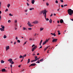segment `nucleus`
Segmentation results:
<instances>
[{
    "mask_svg": "<svg viewBox=\"0 0 73 73\" xmlns=\"http://www.w3.org/2000/svg\"><path fill=\"white\" fill-rule=\"evenodd\" d=\"M17 42H18V43H20V40H17Z\"/></svg>",
    "mask_w": 73,
    "mask_h": 73,
    "instance_id": "a878e982",
    "label": "nucleus"
},
{
    "mask_svg": "<svg viewBox=\"0 0 73 73\" xmlns=\"http://www.w3.org/2000/svg\"><path fill=\"white\" fill-rule=\"evenodd\" d=\"M12 59V58H10L8 60V61H9L10 63H11Z\"/></svg>",
    "mask_w": 73,
    "mask_h": 73,
    "instance_id": "1a4fd4ad",
    "label": "nucleus"
},
{
    "mask_svg": "<svg viewBox=\"0 0 73 73\" xmlns=\"http://www.w3.org/2000/svg\"><path fill=\"white\" fill-rule=\"evenodd\" d=\"M1 16H0V21L1 20Z\"/></svg>",
    "mask_w": 73,
    "mask_h": 73,
    "instance_id": "680f3d73",
    "label": "nucleus"
},
{
    "mask_svg": "<svg viewBox=\"0 0 73 73\" xmlns=\"http://www.w3.org/2000/svg\"><path fill=\"white\" fill-rule=\"evenodd\" d=\"M36 64V63H33L31 64V65L29 66V67H30V66H35Z\"/></svg>",
    "mask_w": 73,
    "mask_h": 73,
    "instance_id": "423d86ee",
    "label": "nucleus"
},
{
    "mask_svg": "<svg viewBox=\"0 0 73 73\" xmlns=\"http://www.w3.org/2000/svg\"><path fill=\"white\" fill-rule=\"evenodd\" d=\"M10 67H11V68H12V64H11Z\"/></svg>",
    "mask_w": 73,
    "mask_h": 73,
    "instance_id": "3c124183",
    "label": "nucleus"
},
{
    "mask_svg": "<svg viewBox=\"0 0 73 73\" xmlns=\"http://www.w3.org/2000/svg\"><path fill=\"white\" fill-rule=\"evenodd\" d=\"M27 42H25L24 44H27Z\"/></svg>",
    "mask_w": 73,
    "mask_h": 73,
    "instance_id": "052dcab7",
    "label": "nucleus"
},
{
    "mask_svg": "<svg viewBox=\"0 0 73 73\" xmlns=\"http://www.w3.org/2000/svg\"><path fill=\"white\" fill-rule=\"evenodd\" d=\"M60 23L61 24H62L63 23H64V21L62 19H61L60 20Z\"/></svg>",
    "mask_w": 73,
    "mask_h": 73,
    "instance_id": "9d476101",
    "label": "nucleus"
},
{
    "mask_svg": "<svg viewBox=\"0 0 73 73\" xmlns=\"http://www.w3.org/2000/svg\"><path fill=\"white\" fill-rule=\"evenodd\" d=\"M37 48V46H35L34 47L32 48V52H33L34 50H35V49H36Z\"/></svg>",
    "mask_w": 73,
    "mask_h": 73,
    "instance_id": "7ed1b4c3",
    "label": "nucleus"
},
{
    "mask_svg": "<svg viewBox=\"0 0 73 73\" xmlns=\"http://www.w3.org/2000/svg\"><path fill=\"white\" fill-rule=\"evenodd\" d=\"M44 29V28H40V31H42Z\"/></svg>",
    "mask_w": 73,
    "mask_h": 73,
    "instance_id": "c756f323",
    "label": "nucleus"
},
{
    "mask_svg": "<svg viewBox=\"0 0 73 73\" xmlns=\"http://www.w3.org/2000/svg\"><path fill=\"white\" fill-rule=\"evenodd\" d=\"M46 21H49V19L47 18L46 19Z\"/></svg>",
    "mask_w": 73,
    "mask_h": 73,
    "instance_id": "c9c22d12",
    "label": "nucleus"
},
{
    "mask_svg": "<svg viewBox=\"0 0 73 73\" xmlns=\"http://www.w3.org/2000/svg\"><path fill=\"white\" fill-rule=\"evenodd\" d=\"M24 70V69H23V70H21V72H23Z\"/></svg>",
    "mask_w": 73,
    "mask_h": 73,
    "instance_id": "69168bd1",
    "label": "nucleus"
},
{
    "mask_svg": "<svg viewBox=\"0 0 73 73\" xmlns=\"http://www.w3.org/2000/svg\"><path fill=\"white\" fill-rule=\"evenodd\" d=\"M55 2L56 3H57V4L58 3V1H57V0H56L55 1Z\"/></svg>",
    "mask_w": 73,
    "mask_h": 73,
    "instance_id": "37998d69",
    "label": "nucleus"
},
{
    "mask_svg": "<svg viewBox=\"0 0 73 73\" xmlns=\"http://www.w3.org/2000/svg\"><path fill=\"white\" fill-rule=\"evenodd\" d=\"M46 13V10H44L42 11L40 13V14H42V13Z\"/></svg>",
    "mask_w": 73,
    "mask_h": 73,
    "instance_id": "f03ea898",
    "label": "nucleus"
},
{
    "mask_svg": "<svg viewBox=\"0 0 73 73\" xmlns=\"http://www.w3.org/2000/svg\"><path fill=\"white\" fill-rule=\"evenodd\" d=\"M23 56H22L21 55H20V56H19L20 58H23Z\"/></svg>",
    "mask_w": 73,
    "mask_h": 73,
    "instance_id": "393cba45",
    "label": "nucleus"
},
{
    "mask_svg": "<svg viewBox=\"0 0 73 73\" xmlns=\"http://www.w3.org/2000/svg\"><path fill=\"white\" fill-rule=\"evenodd\" d=\"M16 40H17L18 39V38H17V37L16 38Z\"/></svg>",
    "mask_w": 73,
    "mask_h": 73,
    "instance_id": "338daca9",
    "label": "nucleus"
},
{
    "mask_svg": "<svg viewBox=\"0 0 73 73\" xmlns=\"http://www.w3.org/2000/svg\"><path fill=\"white\" fill-rule=\"evenodd\" d=\"M1 71V72H5V69L4 68H3L2 69Z\"/></svg>",
    "mask_w": 73,
    "mask_h": 73,
    "instance_id": "f8f14e48",
    "label": "nucleus"
},
{
    "mask_svg": "<svg viewBox=\"0 0 73 73\" xmlns=\"http://www.w3.org/2000/svg\"><path fill=\"white\" fill-rule=\"evenodd\" d=\"M43 60H44V59H43V58H42V59H41L39 60V62H41V61H43Z\"/></svg>",
    "mask_w": 73,
    "mask_h": 73,
    "instance_id": "6ab92c4d",
    "label": "nucleus"
},
{
    "mask_svg": "<svg viewBox=\"0 0 73 73\" xmlns=\"http://www.w3.org/2000/svg\"><path fill=\"white\" fill-rule=\"evenodd\" d=\"M46 42H44L43 43V45H45V44H46Z\"/></svg>",
    "mask_w": 73,
    "mask_h": 73,
    "instance_id": "cd10ccee",
    "label": "nucleus"
},
{
    "mask_svg": "<svg viewBox=\"0 0 73 73\" xmlns=\"http://www.w3.org/2000/svg\"><path fill=\"white\" fill-rule=\"evenodd\" d=\"M9 15L10 16H13V15L12 14H11V13L9 14Z\"/></svg>",
    "mask_w": 73,
    "mask_h": 73,
    "instance_id": "c85d7f7f",
    "label": "nucleus"
},
{
    "mask_svg": "<svg viewBox=\"0 0 73 73\" xmlns=\"http://www.w3.org/2000/svg\"><path fill=\"white\" fill-rule=\"evenodd\" d=\"M8 23H11V20H9L8 21Z\"/></svg>",
    "mask_w": 73,
    "mask_h": 73,
    "instance_id": "49530a36",
    "label": "nucleus"
},
{
    "mask_svg": "<svg viewBox=\"0 0 73 73\" xmlns=\"http://www.w3.org/2000/svg\"><path fill=\"white\" fill-rule=\"evenodd\" d=\"M49 47H50V46H48L46 48H44V51H45V50H46L48 48H49Z\"/></svg>",
    "mask_w": 73,
    "mask_h": 73,
    "instance_id": "4468645a",
    "label": "nucleus"
},
{
    "mask_svg": "<svg viewBox=\"0 0 73 73\" xmlns=\"http://www.w3.org/2000/svg\"><path fill=\"white\" fill-rule=\"evenodd\" d=\"M5 12H7L8 11V9H7L6 10H5Z\"/></svg>",
    "mask_w": 73,
    "mask_h": 73,
    "instance_id": "7c9ffc66",
    "label": "nucleus"
},
{
    "mask_svg": "<svg viewBox=\"0 0 73 73\" xmlns=\"http://www.w3.org/2000/svg\"><path fill=\"white\" fill-rule=\"evenodd\" d=\"M29 40H32V38H30L29 39Z\"/></svg>",
    "mask_w": 73,
    "mask_h": 73,
    "instance_id": "6e6d98bb",
    "label": "nucleus"
},
{
    "mask_svg": "<svg viewBox=\"0 0 73 73\" xmlns=\"http://www.w3.org/2000/svg\"><path fill=\"white\" fill-rule=\"evenodd\" d=\"M18 67H19V68H20V67H21V65H19L18 66Z\"/></svg>",
    "mask_w": 73,
    "mask_h": 73,
    "instance_id": "e2e57ef3",
    "label": "nucleus"
},
{
    "mask_svg": "<svg viewBox=\"0 0 73 73\" xmlns=\"http://www.w3.org/2000/svg\"><path fill=\"white\" fill-rule=\"evenodd\" d=\"M60 31H58V35H61V33H60Z\"/></svg>",
    "mask_w": 73,
    "mask_h": 73,
    "instance_id": "b1692460",
    "label": "nucleus"
},
{
    "mask_svg": "<svg viewBox=\"0 0 73 73\" xmlns=\"http://www.w3.org/2000/svg\"><path fill=\"white\" fill-rule=\"evenodd\" d=\"M40 54H39V53H38L37 54V55H39Z\"/></svg>",
    "mask_w": 73,
    "mask_h": 73,
    "instance_id": "774afa93",
    "label": "nucleus"
},
{
    "mask_svg": "<svg viewBox=\"0 0 73 73\" xmlns=\"http://www.w3.org/2000/svg\"><path fill=\"white\" fill-rule=\"evenodd\" d=\"M6 50H7L8 49H9V46H8L6 47Z\"/></svg>",
    "mask_w": 73,
    "mask_h": 73,
    "instance_id": "9b49d317",
    "label": "nucleus"
},
{
    "mask_svg": "<svg viewBox=\"0 0 73 73\" xmlns=\"http://www.w3.org/2000/svg\"><path fill=\"white\" fill-rule=\"evenodd\" d=\"M42 40H41V41L40 42V44H41L42 43Z\"/></svg>",
    "mask_w": 73,
    "mask_h": 73,
    "instance_id": "58836bf2",
    "label": "nucleus"
},
{
    "mask_svg": "<svg viewBox=\"0 0 73 73\" xmlns=\"http://www.w3.org/2000/svg\"><path fill=\"white\" fill-rule=\"evenodd\" d=\"M46 5L47 6H48L49 5V4L48 3H46Z\"/></svg>",
    "mask_w": 73,
    "mask_h": 73,
    "instance_id": "ea45409f",
    "label": "nucleus"
},
{
    "mask_svg": "<svg viewBox=\"0 0 73 73\" xmlns=\"http://www.w3.org/2000/svg\"><path fill=\"white\" fill-rule=\"evenodd\" d=\"M24 60V58H22V60H21V62H22V61H23V60Z\"/></svg>",
    "mask_w": 73,
    "mask_h": 73,
    "instance_id": "79ce46f5",
    "label": "nucleus"
},
{
    "mask_svg": "<svg viewBox=\"0 0 73 73\" xmlns=\"http://www.w3.org/2000/svg\"><path fill=\"white\" fill-rule=\"evenodd\" d=\"M5 61H3V60H2L1 61V63H4V62Z\"/></svg>",
    "mask_w": 73,
    "mask_h": 73,
    "instance_id": "2f4dec72",
    "label": "nucleus"
},
{
    "mask_svg": "<svg viewBox=\"0 0 73 73\" xmlns=\"http://www.w3.org/2000/svg\"><path fill=\"white\" fill-rule=\"evenodd\" d=\"M16 44V42H14V45H15V44Z\"/></svg>",
    "mask_w": 73,
    "mask_h": 73,
    "instance_id": "4d7b16f0",
    "label": "nucleus"
},
{
    "mask_svg": "<svg viewBox=\"0 0 73 73\" xmlns=\"http://www.w3.org/2000/svg\"><path fill=\"white\" fill-rule=\"evenodd\" d=\"M68 13L69 15L72 16V14H73V10H72L71 9H69L67 10Z\"/></svg>",
    "mask_w": 73,
    "mask_h": 73,
    "instance_id": "f257e3e1",
    "label": "nucleus"
},
{
    "mask_svg": "<svg viewBox=\"0 0 73 73\" xmlns=\"http://www.w3.org/2000/svg\"><path fill=\"white\" fill-rule=\"evenodd\" d=\"M23 30H27V29L26 28L23 27Z\"/></svg>",
    "mask_w": 73,
    "mask_h": 73,
    "instance_id": "aec40b11",
    "label": "nucleus"
},
{
    "mask_svg": "<svg viewBox=\"0 0 73 73\" xmlns=\"http://www.w3.org/2000/svg\"><path fill=\"white\" fill-rule=\"evenodd\" d=\"M25 12H27V11H28V10H25Z\"/></svg>",
    "mask_w": 73,
    "mask_h": 73,
    "instance_id": "13d9d810",
    "label": "nucleus"
},
{
    "mask_svg": "<svg viewBox=\"0 0 73 73\" xmlns=\"http://www.w3.org/2000/svg\"><path fill=\"white\" fill-rule=\"evenodd\" d=\"M48 40H46L45 42H46H46H48Z\"/></svg>",
    "mask_w": 73,
    "mask_h": 73,
    "instance_id": "72a5a7b5",
    "label": "nucleus"
},
{
    "mask_svg": "<svg viewBox=\"0 0 73 73\" xmlns=\"http://www.w3.org/2000/svg\"><path fill=\"white\" fill-rule=\"evenodd\" d=\"M60 1L62 3H63V2H64L63 0H60Z\"/></svg>",
    "mask_w": 73,
    "mask_h": 73,
    "instance_id": "e433bc0d",
    "label": "nucleus"
},
{
    "mask_svg": "<svg viewBox=\"0 0 73 73\" xmlns=\"http://www.w3.org/2000/svg\"><path fill=\"white\" fill-rule=\"evenodd\" d=\"M15 23H17V20H15Z\"/></svg>",
    "mask_w": 73,
    "mask_h": 73,
    "instance_id": "864d4df0",
    "label": "nucleus"
},
{
    "mask_svg": "<svg viewBox=\"0 0 73 73\" xmlns=\"http://www.w3.org/2000/svg\"><path fill=\"white\" fill-rule=\"evenodd\" d=\"M57 41V39H54L52 40V42H56Z\"/></svg>",
    "mask_w": 73,
    "mask_h": 73,
    "instance_id": "6e6552de",
    "label": "nucleus"
},
{
    "mask_svg": "<svg viewBox=\"0 0 73 73\" xmlns=\"http://www.w3.org/2000/svg\"><path fill=\"white\" fill-rule=\"evenodd\" d=\"M36 63H40V62H39V60H38V61L37 62H36Z\"/></svg>",
    "mask_w": 73,
    "mask_h": 73,
    "instance_id": "f704fd0d",
    "label": "nucleus"
},
{
    "mask_svg": "<svg viewBox=\"0 0 73 73\" xmlns=\"http://www.w3.org/2000/svg\"><path fill=\"white\" fill-rule=\"evenodd\" d=\"M28 23H27V24L29 25V26L30 27H32V25L31 24V23H30V22L29 21H28Z\"/></svg>",
    "mask_w": 73,
    "mask_h": 73,
    "instance_id": "39448f33",
    "label": "nucleus"
},
{
    "mask_svg": "<svg viewBox=\"0 0 73 73\" xmlns=\"http://www.w3.org/2000/svg\"><path fill=\"white\" fill-rule=\"evenodd\" d=\"M35 59H36L37 58V56H35Z\"/></svg>",
    "mask_w": 73,
    "mask_h": 73,
    "instance_id": "de8ad7c7",
    "label": "nucleus"
},
{
    "mask_svg": "<svg viewBox=\"0 0 73 73\" xmlns=\"http://www.w3.org/2000/svg\"><path fill=\"white\" fill-rule=\"evenodd\" d=\"M30 59H28V60L27 64H28L29 63V62H30Z\"/></svg>",
    "mask_w": 73,
    "mask_h": 73,
    "instance_id": "a211bd4d",
    "label": "nucleus"
},
{
    "mask_svg": "<svg viewBox=\"0 0 73 73\" xmlns=\"http://www.w3.org/2000/svg\"><path fill=\"white\" fill-rule=\"evenodd\" d=\"M35 1L34 0H31V3L33 4H34L35 3Z\"/></svg>",
    "mask_w": 73,
    "mask_h": 73,
    "instance_id": "ddd939ff",
    "label": "nucleus"
},
{
    "mask_svg": "<svg viewBox=\"0 0 73 73\" xmlns=\"http://www.w3.org/2000/svg\"><path fill=\"white\" fill-rule=\"evenodd\" d=\"M26 56H27V54H25V55L23 56V58H24V57H26Z\"/></svg>",
    "mask_w": 73,
    "mask_h": 73,
    "instance_id": "5701e85b",
    "label": "nucleus"
},
{
    "mask_svg": "<svg viewBox=\"0 0 73 73\" xmlns=\"http://www.w3.org/2000/svg\"><path fill=\"white\" fill-rule=\"evenodd\" d=\"M57 22L58 23H60V21H58Z\"/></svg>",
    "mask_w": 73,
    "mask_h": 73,
    "instance_id": "603ef678",
    "label": "nucleus"
},
{
    "mask_svg": "<svg viewBox=\"0 0 73 73\" xmlns=\"http://www.w3.org/2000/svg\"><path fill=\"white\" fill-rule=\"evenodd\" d=\"M55 33H54V36H56V35L55 34Z\"/></svg>",
    "mask_w": 73,
    "mask_h": 73,
    "instance_id": "a19ab883",
    "label": "nucleus"
},
{
    "mask_svg": "<svg viewBox=\"0 0 73 73\" xmlns=\"http://www.w3.org/2000/svg\"><path fill=\"white\" fill-rule=\"evenodd\" d=\"M3 38H7V36L5 35L3 36Z\"/></svg>",
    "mask_w": 73,
    "mask_h": 73,
    "instance_id": "4be33fe9",
    "label": "nucleus"
},
{
    "mask_svg": "<svg viewBox=\"0 0 73 73\" xmlns=\"http://www.w3.org/2000/svg\"><path fill=\"white\" fill-rule=\"evenodd\" d=\"M52 15H53V14L52 13L51 15H50V17H51L52 16Z\"/></svg>",
    "mask_w": 73,
    "mask_h": 73,
    "instance_id": "bf43d9fd",
    "label": "nucleus"
},
{
    "mask_svg": "<svg viewBox=\"0 0 73 73\" xmlns=\"http://www.w3.org/2000/svg\"><path fill=\"white\" fill-rule=\"evenodd\" d=\"M10 6H11V5L9 4L7 5V7L8 8H9V7H10Z\"/></svg>",
    "mask_w": 73,
    "mask_h": 73,
    "instance_id": "412c9836",
    "label": "nucleus"
},
{
    "mask_svg": "<svg viewBox=\"0 0 73 73\" xmlns=\"http://www.w3.org/2000/svg\"><path fill=\"white\" fill-rule=\"evenodd\" d=\"M11 64H14V62H13V61H11Z\"/></svg>",
    "mask_w": 73,
    "mask_h": 73,
    "instance_id": "473e14b6",
    "label": "nucleus"
},
{
    "mask_svg": "<svg viewBox=\"0 0 73 73\" xmlns=\"http://www.w3.org/2000/svg\"><path fill=\"white\" fill-rule=\"evenodd\" d=\"M51 35H54V33H51Z\"/></svg>",
    "mask_w": 73,
    "mask_h": 73,
    "instance_id": "0e129e2a",
    "label": "nucleus"
},
{
    "mask_svg": "<svg viewBox=\"0 0 73 73\" xmlns=\"http://www.w3.org/2000/svg\"><path fill=\"white\" fill-rule=\"evenodd\" d=\"M1 27L3 29H4V28H5V27L3 25H1Z\"/></svg>",
    "mask_w": 73,
    "mask_h": 73,
    "instance_id": "2eb2a0df",
    "label": "nucleus"
},
{
    "mask_svg": "<svg viewBox=\"0 0 73 73\" xmlns=\"http://www.w3.org/2000/svg\"><path fill=\"white\" fill-rule=\"evenodd\" d=\"M66 6H68V5H64V7H66Z\"/></svg>",
    "mask_w": 73,
    "mask_h": 73,
    "instance_id": "5fc2aeb1",
    "label": "nucleus"
},
{
    "mask_svg": "<svg viewBox=\"0 0 73 73\" xmlns=\"http://www.w3.org/2000/svg\"><path fill=\"white\" fill-rule=\"evenodd\" d=\"M29 9L30 11H32V10H33V9H34V8H31L30 9Z\"/></svg>",
    "mask_w": 73,
    "mask_h": 73,
    "instance_id": "bb28decb",
    "label": "nucleus"
},
{
    "mask_svg": "<svg viewBox=\"0 0 73 73\" xmlns=\"http://www.w3.org/2000/svg\"><path fill=\"white\" fill-rule=\"evenodd\" d=\"M27 5L28 6H29V3H27Z\"/></svg>",
    "mask_w": 73,
    "mask_h": 73,
    "instance_id": "a18cd8bd",
    "label": "nucleus"
},
{
    "mask_svg": "<svg viewBox=\"0 0 73 73\" xmlns=\"http://www.w3.org/2000/svg\"><path fill=\"white\" fill-rule=\"evenodd\" d=\"M33 24H38V21H35L33 22Z\"/></svg>",
    "mask_w": 73,
    "mask_h": 73,
    "instance_id": "20e7f679",
    "label": "nucleus"
},
{
    "mask_svg": "<svg viewBox=\"0 0 73 73\" xmlns=\"http://www.w3.org/2000/svg\"><path fill=\"white\" fill-rule=\"evenodd\" d=\"M43 15L44 16V17H45V19H46V13H43Z\"/></svg>",
    "mask_w": 73,
    "mask_h": 73,
    "instance_id": "0eeeda50",
    "label": "nucleus"
},
{
    "mask_svg": "<svg viewBox=\"0 0 73 73\" xmlns=\"http://www.w3.org/2000/svg\"><path fill=\"white\" fill-rule=\"evenodd\" d=\"M0 29L1 30V31H2V32H3V31H4V29H2L1 28Z\"/></svg>",
    "mask_w": 73,
    "mask_h": 73,
    "instance_id": "dca6fc26",
    "label": "nucleus"
},
{
    "mask_svg": "<svg viewBox=\"0 0 73 73\" xmlns=\"http://www.w3.org/2000/svg\"><path fill=\"white\" fill-rule=\"evenodd\" d=\"M61 7H62V8H64V6H63V5H61Z\"/></svg>",
    "mask_w": 73,
    "mask_h": 73,
    "instance_id": "8fccbe9b",
    "label": "nucleus"
},
{
    "mask_svg": "<svg viewBox=\"0 0 73 73\" xmlns=\"http://www.w3.org/2000/svg\"><path fill=\"white\" fill-rule=\"evenodd\" d=\"M49 23H52V20L51 19H50V20H49Z\"/></svg>",
    "mask_w": 73,
    "mask_h": 73,
    "instance_id": "f3484780",
    "label": "nucleus"
},
{
    "mask_svg": "<svg viewBox=\"0 0 73 73\" xmlns=\"http://www.w3.org/2000/svg\"><path fill=\"white\" fill-rule=\"evenodd\" d=\"M28 29H29V30H30L31 31V29H32L31 28H29Z\"/></svg>",
    "mask_w": 73,
    "mask_h": 73,
    "instance_id": "4c0bfd02",
    "label": "nucleus"
},
{
    "mask_svg": "<svg viewBox=\"0 0 73 73\" xmlns=\"http://www.w3.org/2000/svg\"><path fill=\"white\" fill-rule=\"evenodd\" d=\"M35 46V44H33V45L32 46V48H33V46Z\"/></svg>",
    "mask_w": 73,
    "mask_h": 73,
    "instance_id": "c03bdc74",
    "label": "nucleus"
},
{
    "mask_svg": "<svg viewBox=\"0 0 73 73\" xmlns=\"http://www.w3.org/2000/svg\"><path fill=\"white\" fill-rule=\"evenodd\" d=\"M37 59H35V60H34V61H37Z\"/></svg>",
    "mask_w": 73,
    "mask_h": 73,
    "instance_id": "09e8293b",
    "label": "nucleus"
}]
</instances>
